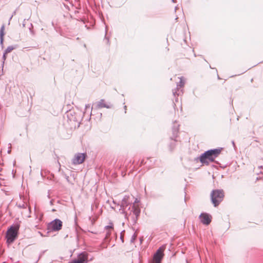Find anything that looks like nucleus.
Instances as JSON below:
<instances>
[{"label":"nucleus","instance_id":"f257e3e1","mask_svg":"<svg viewBox=\"0 0 263 263\" xmlns=\"http://www.w3.org/2000/svg\"><path fill=\"white\" fill-rule=\"evenodd\" d=\"M220 149H213L209 150L200 157V161L202 163L208 164L210 162H213L215 159L220 154Z\"/></svg>","mask_w":263,"mask_h":263},{"label":"nucleus","instance_id":"f03ea898","mask_svg":"<svg viewBox=\"0 0 263 263\" xmlns=\"http://www.w3.org/2000/svg\"><path fill=\"white\" fill-rule=\"evenodd\" d=\"M211 200L214 206H217L222 201L224 193L222 190H213L211 194Z\"/></svg>","mask_w":263,"mask_h":263},{"label":"nucleus","instance_id":"7ed1b4c3","mask_svg":"<svg viewBox=\"0 0 263 263\" xmlns=\"http://www.w3.org/2000/svg\"><path fill=\"white\" fill-rule=\"evenodd\" d=\"M139 200L136 199L132 206L129 207L128 210L130 211L129 216H132V218L134 221H136L140 215V209L138 204Z\"/></svg>","mask_w":263,"mask_h":263},{"label":"nucleus","instance_id":"20e7f679","mask_svg":"<svg viewBox=\"0 0 263 263\" xmlns=\"http://www.w3.org/2000/svg\"><path fill=\"white\" fill-rule=\"evenodd\" d=\"M19 227L17 226H11L7 231V241L9 243H12L16 239Z\"/></svg>","mask_w":263,"mask_h":263},{"label":"nucleus","instance_id":"39448f33","mask_svg":"<svg viewBox=\"0 0 263 263\" xmlns=\"http://www.w3.org/2000/svg\"><path fill=\"white\" fill-rule=\"evenodd\" d=\"M62 223L61 220L55 219L48 224V229L53 231H59L62 229Z\"/></svg>","mask_w":263,"mask_h":263},{"label":"nucleus","instance_id":"423d86ee","mask_svg":"<svg viewBox=\"0 0 263 263\" xmlns=\"http://www.w3.org/2000/svg\"><path fill=\"white\" fill-rule=\"evenodd\" d=\"M88 254L86 252H83L80 254L78 258L69 263H87Z\"/></svg>","mask_w":263,"mask_h":263},{"label":"nucleus","instance_id":"0eeeda50","mask_svg":"<svg viewBox=\"0 0 263 263\" xmlns=\"http://www.w3.org/2000/svg\"><path fill=\"white\" fill-rule=\"evenodd\" d=\"M164 249L160 247L154 254L153 257V263H161V261L163 256Z\"/></svg>","mask_w":263,"mask_h":263},{"label":"nucleus","instance_id":"6e6552de","mask_svg":"<svg viewBox=\"0 0 263 263\" xmlns=\"http://www.w3.org/2000/svg\"><path fill=\"white\" fill-rule=\"evenodd\" d=\"M86 157V155L84 153H78L72 160V163L74 164H79L82 163Z\"/></svg>","mask_w":263,"mask_h":263},{"label":"nucleus","instance_id":"1a4fd4ad","mask_svg":"<svg viewBox=\"0 0 263 263\" xmlns=\"http://www.w3.org/2000/svg\"><path fill=\"white\" fill-rule=\"evenodd\" d=\"M201 222L205 225H208L211 221V216L207 213H201L199 216Z\"/></svg>","mask_w":263,"mask_h":263},{"label":"nucleus","instance_id":"9d476101","mask_svg":"<svg viewBox=\"0 0 263 263\" xmlns=\"http://www.w3.org/2000/svg\"><path fill=\"white\" fill-rule=\"evenodd\" d=\"M130 197L128 196H125L124 198L122 199L121 204V210L124 213L126 212V210L128 205L130 204V201H129Z\"/></svg>","mask_w":263,"mask_h":263},{"label":"nucleus","instance_id":"9b49d317","mask_svg":"<svg viewBox=\"0 0 263 263\" xmlns=\"http://www.w3.org/2000/svg\"><path fill=\"white\" fill-rule=\"evenodd\" d=\"M97 107L99 108L105 107L107 108H110L112 107V105L110 103H106L104 100L102 99L97 103Z\"/></svg>","mask_w":263,"mask_h":263},{"label":"nucleus","instance_id":"f8f14e48","mask_svg":"<svg viewBox=\"0 0 263 263\" xmlns=\"http://www.w3.org/2000/svg\"><path fill=\"white\" fill-rule=\"evenodd\" d=\"M105 229L106 231V236L105 239H107L109 237L111 233L113 231L114 228H113V224L112 223H110L109 225L105 227Z\"/></svg>","mask_w":263,"mask_h":263},{"label":"nucleus","instance_id":"ddd939ff","mask_svg":"<svg viewBox=\"0 0 263 263\" xmlns=\"http://www.w3.org/2000/svg\"><path fill=\"white\" fill-rule=\"evenodd\" d=\"M5 25H3L0 29V44L3 45L4 42V36L5 35Z\"/></svg>","mask_w":263,"mask_h":263},{"label":"nucleus","instance_id":"4468645a","mask_svg":"<svg viewBox=\"0 0 263 263\" xmlns=\"http://www.w3.org/2000/svg\"><path fill=\"white\" fill-rule=\"evenodd\" d=\"M180 79L179 82L177 84V88L178 89L180 88H182L184 86L185 81L183 77L179 78Z\"/></svg>","mask_w":263,"mask_h":263},{"label":"nucleus","instance_id":"2eb2a0df","mask_svg":"<svg viewBox=\"0 0 263 263\" xmlns=\"http://www.w3.org/2000/svg\"><path fill=\"white\" fill-rule=\"evenodd\" d=\"M16 47H17L16 45L8 46L6 48V49L4 51V52H5V54H8V53H10V52H11L13 50L16 49Z\"/></svg>","mask_w":263,"mask_h":263},{"label":"nucleus","instance_id":"dca6fc26","mask_svg":"<svg viewBox=\"0 0 263 263\" xmlns=\"http://www.w3.org/2000/svg\"><path fill=\"white\" fill-rule=\"evenodd\" d=\"M179 129V125H177L176 127L175 125H174L173 127V133L175 134V133H177Z\"/></svg>","mask_w":263,"mask_h":263},{"label":"nucleus","instance_id":"f3484780","mask_svg":"<svg viewBox=\"0 0 263 263\" xmlns=\"http://www.w3.org/2000/svg\"><path fill=\"white\" fill-rule=\"evenodd\" d=\"M7 54H5V52H4L3 55V64L4 63L5 61V60H6V58H7L6 55H7Z\"/></svg>","mask_w":263,"mask_h":263},{"label":"nucleus","instance_id":"a211bd4d","mask_svg":"<svg viewBox=\"0 0 263 263\" xmlns=\"http://www.w3.org/2000/svg\"><path fill=\"white\" fill-rule=\"evenodd\" d=\"M27 206V205L26 204H24L23 205V207L24 209H26Z\"/></svg>","mask_w":263,"mask_h":263},{"label":"nucleus","instance_id":"6ab92c4d","mask_svg":"<svg viewBox=\"0 0 263 263\" xmlns=\"http://www.w3.org/2000/svg\"><path fill=\"white\" fill-rule=\"evenodd\" d=\"M176 94H177V91H173V95H174V96H175Z\"/></svg>","mask_w":263,"mask_h":263},{"label":"nucleus","instance_id":"aec40b11","mask_svg":"<svg viewBox=\"0 0 263 263\" xmlns=\"http://www.w3.org/2000/svg\"><path fill=\"white\" fill-rule=\"evenodd\" d=\"M232 144L234 146H235V143L234 141H232Z\"/></svg>","mask_w":263,"mask_h":263},{"label":"nucleus","instance_id":"412c9836","mask_svg":"<svg viewBox=\"0 0 263 263\" xmlns=\"http://www.w3.org/2000/svg\"><path fill=\"white\" fill-rule=\"evenodd\" d=\"M172 2H173V3H176V0H172Z\"/></svg>","mask_w":263,"mask_h":263},{"label":"nucleus","instance_id":"4be33fe9","mask_svg":"<svg viewBox=\"0 0 263 263\" xmlns=\"http://www.w3.org/2000/svg\"><path fill=\"white\" fill-rule=\"evenodd\" d=\"M28 211L30 212V208H28Z\"/></svg>","mask_w":263,"mask_h":263},{"label":"nucleus","instance_id":"5701e85b","mask_svg":"<svg viewBox=\"0 0 263 263\" xmlns=\"http://www.w3.org/2000/svg\"><path fill=\"white\" fill-rule=\"evenodd\" d=\"M12 16H11L10 17V20H11V19L12 18Z\"/></svg>","mask_w":263,"mask_h":263},{"label":"nucleus","instance_id":"b1692460","mask_svg":"<svg viewBox=\"0 0 263 263\" xmlns=\"http://www.w3.org/2000/svg\"><path fill=\"white\" fill-rule=\"evenodd\" d=\"M86 107H88V105H86Z\"/></svg>","mask_w":263,"mask_h":263},{"label":"nucleus","instance_id":"393cba45","mask_svg":"<svg viewBox=\"0 0 263 263\" xmlns=\"http://www.w3.org/2000/svg\"><path fill=\"white\" fill-rule=\"evenodd\" d=\"M27 217H30V215H28V216H27Z\"/></svg>","mask_w":263,"mask_h":263},{"label":"nucleus","instance_id":"a878e982","mask_svg":"<svg viewBox=\"0 0 263 263\" xmlns=\"http://www.w3.org/2000/svg\"><path fill=\"white\" fill-rule=\"evenodd\" d=\"M261 167H262V168H263V166H261Z\"/></svg>","mask_w":263,"mask_h":263}]
</instances>
